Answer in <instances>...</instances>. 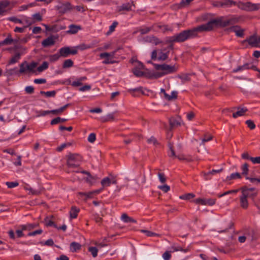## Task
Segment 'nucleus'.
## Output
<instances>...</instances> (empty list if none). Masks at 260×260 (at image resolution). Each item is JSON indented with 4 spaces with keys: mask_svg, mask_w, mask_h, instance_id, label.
<instances>
[{
    "mask_svg": "<svg viewBox=\"0 0 260 260\" xmlns=\"http://www.w3.org/2000/svg\"><path fill=\"white\" fill-rule=\"evenodd\" d=\"M250 160L252 161V163L255 164H260V156L253 157H252L250 158Z\"/></svg>",
    "mask_w": 260,
    "mask_h": 260,
    "instance_id": "nucleus-63",
    "label": "nucleus"
},
{
    "mask_svg": "<svg viewBox=\"0 0 260 260\" xmlns=\"http://www.w3.org/2000/svg\"><path fill=\"white\" fill-rule=\"evenodd\" d=\"M178 77L181 79L183 82H185L190 81L189 74H183L178 75Z\"/></svg>",
    "mask_w": 260,
    "mask_h": 260,
    "instance_id": "nucleus-44",
    "label": "nucleus"
},
{
    "mask_svg": "<svg viewBox=\"0 0 260 260\" xmlns=\"http://www.w3.org/2000/svg\"><path fill=\"white\" fill-rule=\"evenodd\" d=\"M6 184L8 187L10 188L16 187L19 185L17 182H7Z\"/></svg>",
    "mask_w": 260,
    "mask_h": 260,
    "instance_id": "nucleus-55",
    "label": "nucleus"
},
{
    "mask_svg": "<svg viewBox=\"0 0 260 260\" xmlns=\"http://www.w3.org/2000/svg\"><path fill=\"white\" fill-rule=\"evenodd\" d=\"M25 91L28 94H32L34 92V88L31 86H26Z\"/></svg>",
    "mask_w": 260,
    "mask_h": 260,
    "instance_id": "nucleus-61",
    "label": "nucleus"
},
{
    "mask_svg": "<svg viewBox=\"0 0 260 260\" xmlns=\"http://www.w3.org/2000/svg\"><path fill=\"white\" fill-rule=\"evenodd\" d=\"M244 41L247 42L252 47H256L258 45L257 38L255 35L250 36L248 39H246Z\"/></svg>",
    "mask_w": 260,
    "mask_h": 260,
    "instance_id": "nucleus-14",
    "label": "nucleus"
},
{
    "mask_svg": "<svg viewBox=\"0 0 260 260\" xmlns=\"http://www.w3.org/2000/svg\"><path fill=\"white\" fill-rule=\"evenodd\" d=\"M236 5L239 9L245 11H255L260 8V4H252L250 2H238Z\"/></svg>",
    "mask_w": 260,
    "mask_h": 260,
    "instance_id": "nucleus-5",
    "label": "nucleus"
},
{
    "mask_svg": "<svg viewBox=\"0 0 260 260\" xmlns=\"http://www.w3.org/2000/svg\"><path fill=\"white\" fill-rule=\"evenodd\" d=\"M164 73L162 72H154L153 73H149L147 76L148 78L151 79H157L162 76H164Z\"/></svg>",
    "mask_w": 260,
    "mask_h": 260,
    "instance_id": "nucleus-29",
    "label": "nucleus"
},
{
    "mask_svg": "<svg viewBox=\"0 0 260 260\" xmlns=\"http://www.w3.org/2000/svg\"><path fill=\"white\" fill-rule=\"evenodd\" d=\"M111 183V179L109 177H105L103 178L101 181V184L103 186L102 188H104L105 186H109L110 185Z\"/></svg>",
    "mask_w": 260,
    "mask_h": 260,
    "instance_id": "nucleus-32",
    "label": "nucleus"
},
{
    "mask_svg": "<svg viewBox=\"0 0 260 260\" xmlns=\"http://www.w3.org/2000/svg\"><path fill=\"white\" fill-rule=\"evenodd\" d=\"M121 219L124 222H133L136 223L137 221L133 218L129 217L126 213H123L121 216Z\"/></svg>",
    "mask_w": 260,
    "mask_h": 260,
    "instance_id": "nucleus-21",
    "label": "nucleus"
},
{
    "mask_svg": "<svg viewBox=\"0 0 260 260\" xmlns=\"http://www.w3.org/2000/svg\"><path fill=\"white\" fill-rule=\"evenodd\" d=\"M55 8L58 11L59 13L63 14L71 10L73 7L69 2H66L64 3H59L58 5L56 6Z\"/></svg>",
    "mask_w": 260,
    "mask_h": 260,
    "instance_id": "nucleus-7",
    "label": "nucleus"
},
{
    "mask_svg": "<svg viewBox=\"0 0 260 260\" xmlns=\"http://www.w3.org/2000/svg\"><path fill=\"white\" fill-rule=\"evenodd\" d=\"M74 62L72 60L69 59L65 60L63 62L62 68H71L73 66Z\"/></svg>",
    "mask_w": 260,
    "mask_h": 260,
    "instance_id": "nucleus-34",
    "label": "nucleus"
},
{
    "mask_svg": "<svg viewBox=\"0 0 260 260\" xmlns=\"http://www.w3.org/2000/svg\"><path fill=\"white\" fill-rule=\"evenodd\" d=\"M96 139V135L94 133L90 134L88 137V141L90 143H93Z\"/></svg>",
    "mask_w": 260,
    "mask_h": 260,
    "instance_id": "nucleus-60",
    "label": "nucleus"
},
{
    "mask_svg": "<svg viewBox=\"0 0 260 260\" xmlns=\"http://www.w3.org/2000/svg\"><path fill=\"white\" fill-rule=\"evenodd\" d=\"M94 220L97 223L101 224L103 221V218L100 217L98 214L93 215Z\"/></svg>",
    "mask_w": 260,
    "mask_h": 260,
    "instance_id": "nucleus-62",
    "label": "nucleus"
},
{
    "mask_svg": "<svg viewBox=\"0 0 260 260\" xmlns=\"http://www.w3.org/2000/svg\"><path fill=\"white\" fill-rule=\"evenodd\" d=\"M13 39H12L11 36L10 35H9L7 38H6L4 40L0 42V46L10 45L13 43Z\"/></svg>",
    "mask_w": 260,
    "mask_h": 260,
    "instance_id": "nucleus-26",
    "label": "nucleus"
},
{
    "mask_svg": "<svg viewBox=\"0 0 260 260\" xmlns=\"http://www.w3.org/2000/svg\"><path fill=\"white\" fill-rule=\"evenodd\" d=\"M21 53H17L14 56H13L11 59L10 60L9 63V64H14L18 61L19 59L20 58Z\"/></svg>",
    "mask_w": 260,
    "mask_h": 260,
    "instance_id": "nucleus-31",
    "label": "nucleus"
},
{
    "mask_svg": "<svg viewBox=\"0 0 260 260\" xmlns=\"http://www.w3.org/2000/svg\"><path fill=\"white\" fill-rule=\"evenodd\" d=\"M61 56L60 54H55L49 56V60L51 62H54L57 60Z\"/></svg>",
    "mask_w": 260,
    "mask_h": 260,
    "instance_id": "nucleus-49",
    "label": "nucleus"
},
{
    "mask_svg": "<svg viewBox=\"0 0 260 260\" xmlns=\"http://www.w3.org/2000/svg\"><path fill=\"white\" fill-rule=\"evenodd\" d=\"M228 31H233L235 32L236 35L239 37H243L244 36V29H242L239 25H235L231 26L226 29Z\"/></svg>",
    "mask_w": 260,
    "mask_h": 260,
    "instance_id": "nucleus-11",
    "label": "nucleus"
},
{
    "mask_svg": "<svg viewBox=\"0 0 260 260\" xmlns=\"http://www.w3.org/2000/svg\"><path fill=\"white\" fill-rule=\"evenodd\" d=\"M240 190H241L242 193H244L246 194H247V192H253L254 191H257V190L254 187L248 188L246 186H244L240 188Z\"/></svg>",
    "mask_w": 260,
    "mask_h": 260,
    "instance_id": "nucleus-24",
    "label": "nucleus"
},
{
    "mask_svg": "<svg viewBox=\"0 0 260 260\" xmlns=\"http://www.w3.org/2000/svg\"><path fill=\"white\" fill-rule=\"evenodd\" d=\"M116 113V112H115L113 113L108 114L107 115L105 119H104L102 121L104 122H107V121L114 120H115L114 115Z\"/></svg>",
    "mask_w": 260,
    "mask_h": 260,
    "instance_id": "nucleus-39",
    "label": "nucleus"
},
{
    "mask_svg": "<svg viewBox=\"0 0 260 260\" xmlns=\"http://www.w3.org/2000/svg\"><path fill=\"white\" fill-rule=\"evenodd\" d=\"M195 195L192 193H188L187 194H183L179 197V198L182 200H189L193 198Z\"/></svg>",
    "mask_w": 260,
    "mask_h": 260,
    "instance_id": "nucleus-38",
    "label": "nucleus"
},
{
    "mask_svg": "<svg viewBox=\"0 0 260 260\" xmlns=\"http://www.w3.org/2000/svg\"><path fill=\"white\" fill-rule=\"evenodd\" d=\"M147 142L148 143H153L154 145L159 144V143L157 142V140L153 136L147 140Z\"/></svg>",
    "mask_w": 260,
    "mask_h": 260,
    "instance_id": "nucleus-59",
    "label": "nucleus"
},
{
    "mask_svg": "<svg viewBox=\"0 0 260 260\" xmlns=\"http://www.w3.org/2000/svg\"><path fill=\"white\" fill-rule=\"evenodd\" d=\"M170 123V131H171L172 129L178 126V125H180V122L177 120L175 118H171L169 120Z\"/></svg>",
    "mask_w": 260,
    "mask_h": 260,
    "instance_id": "nucleus-19",
    "label": "nucleus"
},
{
    "mask_svg": "<svg viewBox=\"0 0 260 260\" xmlns=\"http://www.w3.org/2000/svg\"><path fill=\"white\" fill-rule=\"evenodd\" d=\"M233 109H237L238 110V111L236 112H235L233 114V117L234 118H237L238 116H242L244 115L245 113L248 111L247 109L246 108H240V107H234Z\"/></svg>",
    "mask_w": 260,
    "mask_h": 260,
    "instance_id": "nucleus-15",
    "label": "nucleus"
},
{
    "mask_svg": "<svg viewBox=\"0 0 260 260\" xmlns=\"http://www.w3.org/2000/svg\"><path fill=\"white\" fill-rule=\"evenodd\" d=\"M140 70L138 68L135 67L133 69V72L136 76L140 77L144 75V73Z\"/></svg>",
    "mask_w": 260,
    "mask_h": 260,
    "instance_id": "nucleus-35",
    "label": "nucleus"
},
{
    "mask_svg": "<svg viewBox=\"0 0 260 260\" xmlns=\"http://www.w3.org/2000/svg\"><path fill=\"white\" fill-rule=\"evenodd\" d=\"M237 2L233 0H224L222 1V8L230 7L232 5H236Z\"/></svg>",
    "mask_w": 260,
    "mask_h": 260,
    "instance_id": "nucleus-30",
    "label": "nucleus"
},
{
    "mask_svg": "<svg viewBox=\"0 0 260 260\" xmlns=\"http://www.w3.org/2000/svg\"><path fill=\"white\" fill-rule=\"evenodd\" d=\"M172 248L173 249L174 251H181L184 252H186L188 250V249H187V248L183 249L180 246H173L172 247Z\"/></svg>",
    "mask_w": 260,
    "mask_h": 260,
    "instance_id": "nucleus-56",
    "label": "nucleus"
},
{
    "mask_svg": "<svg viewBox=\"0 0 260 260\" xmlns=\"http://www.w3.org/2000/svg\"><path fill=\"white\" fill-rule=\"evenodd\" d=\"M214 27V23L213 20L209 21L208 23L205 24H202L198 26L197 27H194L191 29L192 31H193V36L196 37L198 34V32L202 31H211L213 29Z\"/></svg>",
    "mask_w": 260,
    "mask_h": 260,
    "instance_id": "nucleus-4",
    "label": "nucleus"
},
{
    "mask_svg": "<svg viewBox=\"0 0 260 260\" xmlns=\"http://www.w3.org/2000/svg\"><path fill=\"white\" fill-rule=\"evenodd\" d=\"M171 255L169 251H166L162 254V257L165 260H169L171 258Z\"/></svg>",
    "mask_w": 260,
    "mask_h": 260,
    "instance_id": "nucleus-64",
    "label": "nucleus"
},
{
    "mask_svg": "<svg viewBox=\"0 0 260 260\" xmlns=\"http://www.w3.org/2000/svg\"><path fill=\"white\" fill-rule=\"evenodd\" d=\"M48 68V63L47 61H44L42 64L38 67L37 71L39 72H42Z\"/></svg>",
    "mask_w": 260,
    "mask_h": 260,
    "instance_id": "nucleus-40",
    "label": "nucleus"
},
{
    "mask_svg": "<svg viewBox=\"0 0 260 260\" xmlns=\"http://www.w3.org/2000/svg\"><path fill=\"white\" fill-rule=\"evenodd\" d=\"M241 178V175L240 173H232L230 177H227V179L228 180H232V179H235L236 178H238V179H240Z\"/></svg>",
    "mask_w": 260,
    "mask_h": 260,
    "instance_id": "nucleus-46",
    "label": "nucleus"
},
{
    "mask_svg": "<svg viewBox=\"0 0 260 260\" xmlns=\"http://www.w3.org/2000/svg\"><path fill=\"white\" fill-rule=\"evenodd\" d=\"M177 70L178 67L175 65L170 66L164 63L162 71L164 73V75H165L167 74L175 73L177 72Z\"/></svg>",
    "mask_w": 260,
    "mask_h": 260,
    "instance_id": "nucleus-10",
    "label": "nucleus"
},
{
    "mask_svg": "<svg viewBox=\"0 0 260 260\" xmlns=\"http://www.w3.org/2000/svg\"><path fill=\"white\" fill-rule=\"evenodd\" d=\"M158 188L165 193L168 192L170 190V186L167 184L158 186Z\"/></svg>",
    "mask_w": 260,
    "mask_h": 260,
    "instance_id": "nucleus-52",
    "label": "nucleus"
},
{
    "mask_svg": "<svg viewBox=\"0 0 260 260\" xmlns=\"http://www.w3.org/2000/svg\"><path fill=\"white\" fill-rule=\"evenodd\" d=\"M10 5L8 1H2L0 2V15H3L8 12V7Z\"/></svg>",
    "mask_w": 260,
    "mask_h": 260,
    "instance_id": "nucleus-13",
    "label": "nucleus"
},
{
    "mask_svg": "<svg viewBox=\"0 0 260 260\" xmlns=\"http://www.w3.org/2000/svg\"><path fill=\"white\" fill-rule=\"evenodd\" d=\"M250 69V64L248 63H245L243 66H240L238 67L236 69L233 70V72L236 73L239 71H243L244 70H247Z\"/></svg>",
    "mask_w": 260,
    "mask_h": 260,
    "instance_id": "nucleus-25",
    "label": "nucleus"
},
{
    "mask_svg": "<svg viewBox=\"0 0 260 260\" xmlns=\"http://www.w3.org/2000/svg\"><path fill=\"white\" fill-rule=\"evenodd\" d=\"M59 53L61 57H67L70 54H76L78 53V51L76 49H71L69 47H64L59 49Z\"/></svg>",
    "mask_w": 260,
    "mask_h": 260,
    "instance_id": "nucleus-8",
    "label": "nucleus"
},
{
    "mask_svg": "<svg viewBox=\"0 0 260 260\" xmlns=\"http://www.w3.org/2000/svg\"><path fill=\"white\" fill-rule=\"evenodd\" d=\"M118 25V22L116 21L113 22L112 24L110 26L109 31L107 32V35H109L112 33L114 30L115 27Z\"/></svg>",
    "mask_w": 260,
    "mask_h": 260,
    "instance_id": "nucleus-47",
    "label": "nucleus"
},
{
    "mask_svg": "<svg viewBox=\"0 0 260 260\" xmlns=\"http://www.w3.org/2000/svg\"><path fill=\"white\" fill-rule=\"evenodd\" d=\"M67 164L70 168L78 167L82 160V156L77 153H70L67 155Z\"/></svg>",
    "mask_w": 260,
    "mask_h": 260,
    "instance_id": "nucleus-3",
    "label": "nucleus"
},
{
    "mask_svg": "<svg viewBox=\"0 0 260 260\" xmlns=\"http://www.w3.org/2000/svg\"><path fill=\"white\" fill-rule=\"evenodd\" d=\"M135 6L133 2L131 3H126L123 4L121 6L118 7V11L120 12L121 11H129L132 10V6Z\"/></svg>",
    "mask_w": 260,
    "mask_h": 260,
    "instance_id": "nucleus-17",
    "label": "nucleus"
},
{
    "mask_svg": "<svg viewBox=\"0 0 260 260\" xmlns=\"http://www.w3.org/2000/svg\"><path fill=\"white\" fill-rule=\"evenodd\" d=\"M168 53H169V52H166V53H164L162 51H161L159 53V56L158 57V60H166L168 58Z\"/></svg>",
    "mask_w": 260,
    "mask_h": 260,
    "instance_id": "nucleus-45",
    "label": "nucleus"
},
{
    "mask_svg": "<svg viewBox=\"0 0 260 260\" xmlns=\"http://www.w3.org/2000/svg\"><path fill=\"white\" fill-rule=\"evenodd\" d=\"M81 29V27L79 25L71 24L69 26V30L67 32L70 34H75Z\"/></svg>",
    "mask_w": 260,
    "mask_h": 260,
    "instance_id": "nucleus-18",
    "label": "nucleus"
},
{
    "mask_svg": "<svg viewBox=\"0 0 260 260\" xmlns=\"http://www.w3.org/2000/svg\"><path fill=\"white\" fill-rule=\"evenodd\" d=\"M247 198V194H246L244 193H242L241 196L239 198L240 206L244 209H246L248 207L249 203Z\"/></svg>",
    "mask_w": 260,
    "mask_h": 260,
    "instance_id": "nucleus-12",
    "label": "nucleus"
},
{
    "mask_svg": "<svg viewBox=\"0 0 260 260\" xmlns=\"http://www.w3.org/2000/svg\"><path fill=\"white\" fill-rule=\"evenodd\" d=\"M88 251L91 253L93 257H95L97 256L98 250L95 247H89Z\"/></svg>",
    "mask_w": 260,
    "mask_h": 260,
    "instance_id": "nucleus-42",
    "label": "nucleus"
},
{
    "mask_svg": "<svg viewBox=\"0 0 260 260\" xmlns=\"http://www.w3.org/2000/svg\"><path fill=\"white\" fill-rule=\"evenodd\" d=\"M222 170H223L222 168H221L218 170H212V171L209 172L207 173H204V175L205 176L208 175V174L214 175L215 173H219L221 172L222 171Z\"/></svg>",
    "mask_w": 260,
    "mask_h": 260,
    "instance_id": "nucleus-54",
    "label": "nucleus"
},
{
    "mask_svg": "<svg viewBox=\"0 0 260 260\" xmlns=\"http://www.w3.org/2000/svg\"><path fill=\"white\" fill-rule=\"evenodd\" d=\"M141 231L142 233H145L146 235L148 237H152V236H159L158 234H157L156 233H155L154 232H151L149 231H147V230H142Z\"/></svg>",
    "mask_w": 260,
    "mask_h": 260,
    "instance_id": "nucleus-48",
    "label": "nucleus"
},
{
    "mask_svg": "<svg viewBox=\"0 0 260 260\" xmlns=\"http://www.w3.org/2000/svg\"><path fill=\"white\" fill-rule=\"evenodd\" d=\"M43 189V187H40L39 189H34L31 187H29L28 189V190L29 191V193L32 195L38 196L41 193Z\"/></svg>",
    "mask_w": 260,
    "mask_h": 260,
    "instance_id": "nucleus-27",
    "label": "nucleus"
},
{
    "mask_svg": "<svg viewBox=\"0 0 260 260\" xmlns=\"http://www.w3.org/2000/svg\"><path fill=\"white\" fill-rule=\"evenodd\" d=\"M78 194L81 196H84L85 197V199H84L85 201H86L88 199L92 198L93 196L92 191H90L88 192H79L78 193Z\"/></svg>",
    "mask_w": 260,
    "mask_h": 260,
    "instance_id": "nucleus-37",
    "label": "nucleus"
},
{
    "mask_svg": "<svg viewBox=\"0 0 260 260\" xmlns=\"http://www.w3.org/2000/svg\"><path fill=\"white\" fill-rule=\"evenodd\" d=\"M38 63L36 62H32L30 64H28L27 62L26 61V71H28L29 72H35L34 69L36 68L37 66Z\"/></svg>",
    "mask_w": 260,
    "mask_h": 260,
    "instance_id": "nucleus-28",
    "label": "nucleus"
},
{
    "mask_svg": "<svg viewBox=\"0 0 260 260\" xmlns=\"http://www.w3.org/2000/svg\"><path fill=\"white\" fill-rule=\"evenodd\" d=\"M43 233V231L41 229L36 230L32 232H29L28 234V236H34L38 234H41Z\"/></svg>",
    "mask_w": 260,
    "mask_h": 260,
    "instance_id": "nucleus-57",
    "label": "nucleus"
},
{
    "mask_svg": "<svg viewBox=\"0 0 260 260\" xmlns=\"http://www.w3.org/2000/svg\"><path fill=\"white\" fill-rule=\"evenodd\" d=\"M239 189H234V190H231L225 191L222 194H218V197L221 198V197H223L224 196H225V195H227V194H229L230 193H237L239 191Z\"/></svg>",
    "mask_w": 260,
    "mask_h": 260,
    "instance_id": "nucleus-51",
    "label": "nucleus"
},
{
    "mask_svg": "<svg viewBox=\"0 0 260 260\" xmlns=\"http://www.w3.org/2000/svg\"><path fill=\"white\" fill-rule=\"evenodd\" d=\"M80 211L79 208H77L75 206H73L71 208V211L70 212V216L71 218H76L78 214Z\"/></svg>",
    "mask_w": 260,
    "mask_h": 260,
    "instance_id": "nucleus-20",
    "label": "nucleus"
},
{
    "mask_svg": "<svg viewBox=\"0 0 260 260\" xmlns=\"http://www.w3.org/2000/svg\"><path fill=\"white\" fill-rule=\"evenodd\" d=\"M193 0H182V1L177 5L178 8L180 9L185 7L189 5Z\"/></svg>",
    "mask_w": 260,
    "mask_h": 260,
    "instance_id": "nucleus-36",
    "label": "nucleus"
},
{
    "mask_svg": "<svg viewBox=\"0 0 260 260\" xmlns=\"http://www.w3.org/2000/svg\"><path fill=\"white\" fill-rule=\"evenodd\" d=\"M193 202L197 204H201L202 205L213 206L216 203V199H202L198 198L193 201Z\"/></svg>",
    "mask_w": 260,
    "mask_h": 260,
    "instance_id": "nucleus-9",
    "label": "nucleus"
},
{
    "mask_svg": "<svg viewBox=\"0 0 260 260\" xmlns=\"http://www.w3.org/2000/svg\"><path fill=\"white\" fill-rule=\"evenodd\" d=\"M157 27L160 28L163 32L167 31H172L173 28L168 25H158Z\"/></svg>",
    "mask_w": 260,
    "mask_h": 260,
    "instance_id": "nucleus-33",
    "label": "nucleus"
},
{
    "mask_svg": "<svg viewBox=\"0 0 260 260\" xmlns=\"http://www.w3.org/2000/svg\"><path fill=\"white\" fill-rule=\"evenodd\" d=\"M158 176L159 181L161 183H164L166 182V181L167 180V179H166L165 175L164 173H159L158 174Z\"/></svg>",
    "mask_w": 260,
    "mask_h": 260,
    "instance_id": "nucleus-58",
    "label": "nucleus"
},
{
    "mask_svg": "<svg viewBox=\"0 0 260 260\" xmlns=\"http://www.w3.org/2000/svg\"><path fill=\"white\" fill-rule=\"evenodd\" d=\"M193 31L191 29H186L170 37V42L182 43L186 40L194 38Z\"/></svg>",
    "mask_w": 260,
    "mask_h": 260,
    "instance_id": "nucleus-1",
    "label": "nucleus"
},
{
    "mask_svg": "<svg viewBox=\"0 0 260 260\" xmlns=\"http://www.w3.org/2000/svg\"><path fill=\"white\" fill-rule=\"evenodd\" d=\"M177 91H172L171 93V95H169L167 93L165 94V98L168 101H172L173 100H175L177 98Z\"/></svg>",
    "mask_w": 260,
    "mask_h": 260,
    "instance_id": "nucleus-23",
    "label": "nucleus"
},
{
    "mask_svg": "<svg viewBox=\"0 0 260 260\" xmlns=\"http://www.w3.org/2000/svg\"><path fill=\"white\" fill-rule=\"evenodd\" d=\"M168 145L171 152V154H169V156L170 157H177L180 160H185L187 162H190L192 161V159L190 156H185L183 155L176 156L174 149L173 143H171L170 141L168 142Z\"/></svg>",
    "mask_w": 260,
    "mask_h": 260,
    "instance_id": "nucleus-6",
    "label": "nucleus"
},
{
    "mask_svg": "<svg viewBox=\"0 0 260 260\" xmlns=\"http://www.w3.org/2000/svg\"><path fill=\"white\" fill-rule=\"evenodd\" d=\"M70 248L71 250L74 252L80 250L81 248V245L78 243L73 242L70 244Z\"/></svg>",
    "mask_w": 260,
    "mask_h": 260,
    "instance_id": "nucleus-22",
    "label": "nucleus"
},
{
    "mask_svg": "<svg viewBox=\"0 0 260 260\" xmlns=\"http://www.w3.org/2000/svg\"><path fill=\"white\" fill-rule=\"evenodd\" d=\"M246 124L247 125V126L251 129H253L255 127L254 123L251 120H247L246 121Z\"/></svg>",
    "mask_w": 260,
    "mask_h": 260,
    "instance_id": "nucleus-53",
    "label": "nucleus"
},
{
    "mask_svg": "<svg viewBox=\"0 0 260 260\" xmlns=\"http://www.w3.org/2000/svg\"><path fill=\"white\" fill-rule=\"evenodd\" d=\"M241 169L242 170V174H243L244 175H246V176L247 175V174L248 173L249 169H248V165L247 163H245L242 165V166L241 167Z\"/></svg>",
    "mask_w": 260,
    "mask_h": 260,
    "instance_id": "nucleus-43",
    "label": "nucleus"
},
{
    "mask_svg": "<svg viewBox=\"0 0 260 260\" xmlns=\"http://www.w3.org/2000/svg\"><path fill=\"white\" fill-rule=\"evenodd\" d=\"M26 61H23L22 63H21L20 64V70H19V73H23L26 71Z\"/></svg>",
    "mask_w": 260,
    "mask_h": 260,
    "instance_id": "nucleus-50",
    "label": "nucleus"
},
{
    "mask_svg": "<svg viewBox=\"0 0 260 260\" xmlns=\"http://www.w3.org/2000/svg\"><path fill=\"white\" fill-rule=\"evenodd\" d=\"M221 17L218 19H213L214 25H219L220 27H225L229 25H234L239 21V18L235 16H232L230 18L223 20Z\"/></svg>",
    "mask_w": 260,
    "mask_h": 260,
    "instance_id": "nucleus-2",
    "label": "nucleus"
},
{
    "mask_svg": "<svg viewBox=\"0 0 260 260\" xmlns=\"http://www.w3.org/2000/svg\"><path fill=\"white\" fill-rule=\"evenodd\" d=\"M55 41L52 36L48 37L42 42V45L44 47H47L54 45Z\"/></svg>",
    "mask_w": 260,
    "mask_h": 260,
    "instance_id": "nucleus-16",
    "label": "nucleus"
},
{
    "mask_svg": "<svg viewBox=\"0 0 260 260\" xmlns=\"http://www.w3.org/2000/svg\"><path fill=\"white\" fill-rule=\"evenodd\" d=\"M32 17L34 23L36 21H41L43 19L41 15L39 13L34 14Z\"/></svg>",
    "mask_w": 260,
    "mask_h": 260,
    "instance_id": "nucleus-41",
    "label": "nucleus"
}]
</instances>
